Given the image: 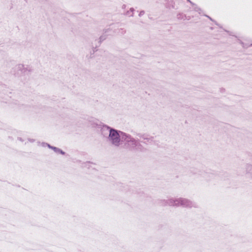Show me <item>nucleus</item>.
<instances>
[{"instance_id":"9d476101","label":"nucleus","mask_w":252,"mask_h":252,"mask_svg":"<svg viewBox=\"0 0 252 252\" xmlns=\"http://www.w3.org/2000/svg\"><path fill=\"white\" fill-rule=\"evenodd\" d=\"M131 12L130 11V10L129 11H127V14L128 15H129L130 13H131Z\"/></svg>"},{"instance_id":"1a4fd4ad","label":"nucleus","mask_w":252,"mask_h":252,"mask_svg":"<svg viewBox=\"0 0 252 252\" xmlns=\"http://www.w3.org/2000/svg\"><path fill=\"white\" fill-rule=\"evenodd\" d=\"M144 14V11H141L140 12V13H139V16H142V15H143Z\"/></svg>"},{"instance_id":"f03ea898","label":"nucleus","mask_w":252,"mask_h":252,"mask_svg":"<svg viewBox=\"0 0 252 252\" xmlns=\"http://www.w3.org/2000/svg\"><path fill=\"white\" fill-rule=\"evenodd\" d=\"M123 142H124L125 145L130 149H138L140 145L138 140L126 133H125Z\"/></svg>"},{"instance_id":"7ed1b4c3","label":"nucleus","mask_w":252,"mask_h":252,"mask_svg":"<svg viewBox=\"0 0 252 252\" xmlns=\"http://www.w3.org/2000/svg\"><path fill=\"white\" fill-rule=\"evenodd\" d=\"M181 198H170L165 200V203L170 206H180Z\"/></svg>"},{"instance_id":"f257e3e1","label":"nucleus","mask_w":252,"mask_h":252,"mask_svg":"<svg viewBox=\"0 0 252 252\" xmlns=\"http://www.w3.org/2000/svg\"><path fill=\"white\" fill-rule=\"evenodd\" d=\"M101 131L103 135L108 134L107 141L111 145L119 147L122 144L125 132L106 126H103Z\"/></svg>"},{"instance_id":"9b49d317","label":"nucleus","mask_w":252,"mask_h":252,"mask_svg":"<svg viewBox=\"0 0 252 252\" xmlns=\"http://www.w3.org/2000/svg\"><path fill=\"white\" fill-rule=\"evenodd\" d=\"M196 11H199L200 10L199 8H197V9H196Z\"/></svg>"},{"instance_id":"423d86ee","label":"nucleus","mask_w":252,"mask_h":252,"mask_svg":"<svg viewBox=\"0 0 252 252\" xmlns=\"http://www.w3.org/2000/svg\"><path fill=\"white\" fill-rule=\"evenodd\" d=\"M46 144L47 145V144ZM47 146H48V147L49 148L53 149L55 151V152H56V153H58V154H60H60H61L62 155H64V152H63L60 149H59V148H56L55 147L51 146H50L49 144H47Z\"/></svg>"},{"instance_id":"0eeeda50","label":"nucleus","mask_w":252,"mask_h":252,"mask_svg":"<svg viewBox=\"0 0 252 252\" xmlns=\"http://www.w3.org/2000/svg\"><path fill=\"white\" fill-rule=\"evenodd\" d=\"M17 69L20 70H21L23 72H25L27 70V68L24 65L22 64H19L17 65Z\"/></svg>"},{"instance_id":"f8f14e48","label":"nucleus","mask_w":252,"mask_h":252,"mask_svg":"<svg viewBox=\"0 0 252 252\" xmlns=\"http://www.w3.org/2000/svg\"><path fill=\"white\" fill-rule=\"evenodd\" d=\"M187 0L189 1L191 3V2L190 1H189V0Z\"/></svg>"},{"instance_id":"6e6552de","label":"nucleus","mask_w":252,"mask_h":252,"mask_svg":"<svg viewBox=\"0 0 252 252\" xmlns=\"http://www.w3.org/2000/svg\"><path fill=\"white\" fill-rule=\"evenodd\" d=\"M130 11L131 12L132 14H130L131 16H132L133 15V12L134 11V9L133 8H131L130 9Z\"/></svg>"},{"instance_id":"39448f33","label":"nucleus","mask_w":252,"mask_h":252,"mask_svg":"<svg viewBox=\"0 0 252 252\" xmlns=\"http://www.w3.org/2000/svg\"><path fill=\"white\" fill-rule=\"evenodd\" d=\"M245 171L246 174L252 178V164H247L245 167Z\"/></svg>"},{"instance_id":"20e7f679","label":"nucleus","mask_w":252,"mask_h":252,"mask_svg":"<svg viewBox=\"0 0 252 252\" xmlns=\"http://www.w3.org/2000/svg\"><path fill=\"white\" fill-rule=\"evenodd\" d=\"M180 206L187 207L192 208L195 207V203L192 201L184 198H181Z\"/></svg>"}]
</instances>
